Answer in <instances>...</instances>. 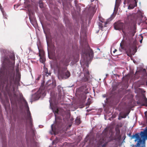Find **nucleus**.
I'll return each instance as SVG.
<instances>
[{
    "label": "nucleus",
    "mask_w": 147,
    "mask_h": 147,
    "mask_svg": "<svg viewBox=\"0 0 147 147\" xmlns=\"http://www.w3.org/2000/svg\"><path fill=\"white\" fill-rule=\"evenodd\" d=\"M31 24H32V22H31Z\"/></svg>",
    "instance_id": "55"
},
{
    "label": "nucleus",
    "mask_w": 147,
    "mask_h": 147,
    "mask_svg": "<svg viewBox=\"0 0 147 147\" xmlns=\"http://www.w3.org/2000/svg\"><path fill=\"white\" fill-rule=\"evenodd\" d=\"M42 125H39V127H40V128H41V127H42Z\"/></svg>",
    "instance_id": "38"
},
{
    "label": "nucleus",
    "mask_w": 147,
    "mask_h": 147,
    "mask_svg": "<svg viewBox=\"0 0 147 147\" xmlns=\"http://www.w3.org/2000/svg\"><path fill=\"white\" fill-rule=\"evenodd\" d=\"M117 1V0H116V2H115V3L116 4V1Z\"/></svg>",
    "instance_id": "50"
},
{
    "label": "nucleus",
    "mask_w": 147,
    "mask_h": 147,
    "mask_svg": "<svg viewBox=\"0 0 147 147\" xmlns=\"http://www.w3.org/2000/svg\"><path fill=\"white\" fill-rule=\"evenodd\" d=\"M119 51H121V49H120V48H119Z\"/></svg>",
    "instance_id": "43"
},
{
    "label": "nucleus",
    "mask_w": 147,
    "mask_h": 147,
    "mask_svg": "<svg viewBox=\"0 0 147 147\" xmlns=\"http://www.w3.org/2000/svg\"><path fill=\"white\" fill-rule=\"evenodd\" d=\"M31 0L32 1L33 0Z\"/></svg>",
    "instance_id": "52"
},
{
    "label": "nucleus",
    "mask_w": 147,
    "mask_h": 147,
    "mask_svg": "<svg viewBox=\"0 0 147 147\" xmlns=\"http://www.w3.org/2000/svg\"><path fill=\"white\" fill-rule=\"evenodd\" d=\"M98 26L101 29H102L103 28V26L102 25V24L101 23L99 22L98 23Z\"/></svg>",
    "instance_id": "21"
},
{
    "label": "nucleus",
    "mask_w": 147,
    "mask_h": 147,
    "mask_svg": "<svg viewBox=\"0 0 147 147\" xmlns=\"http://www.w3.org/2000/svg\"><path fill=\"white\" fill-rule=\"evenodd\" d=\"M129 113H127L125 114L123 116H121V118H125L126 117V116L128 115Z\"/></svg>",
    "instance_id": "20"
},
{
    "label": "nucleus",
    "mask_w": 147,
    "mask_h": 147,
    "mask_svg": "<svg viewBox=\"0 0 147 147\" xmlns=\"http://www.w3.org/2000/svg\"><path fill=\"white\" fill-rule=\"evenodd\" d=\"M39 6L40 8H42L43 7V4L42 3H40L39 4Z\"/></svg>",
    "instance_id": "25"
},
{
    "label": "nucleus",
    "mask_w": 147,
    "mask_h": 147,
    "mask_svg": "<svg viewBox=\"0 0 147 147\" xmlns=\"http://www.w3.org/2000/svg\"><path fill=\"white\" fill-rule=\"evenodd\" d=\"M1 5L0 4V9L3 14V17L5 18H7V15L6 13L4 11H3V9H1Z\"/></svg>",
    "instance_id": "16"
},
{
    "label": "nucleus",
    "mask_w": 147,
    "mask_h": 147,
    "mask_svg": "<svg viewBox=\"0 0 147 147\" xmlns=\"http://www.w3.org/2000/svg\"><path fill=\"white\" fill-rule=\"evenodd\" d=\"M81 121L80 119V118L79 117H77L75 120V123L77 125H79L80 124Z\"/></svg>",
    "instance_id": "15"
},
{
    "label": "nucleus",
    "mask_w": 147,
    "mask_h": 147,
    "mask_svg": "<svg viewBox=\"0 0 147 147\" xmlns=\"http://www.w3.org/2000/svg\"><path fill=\"white\" fill-rule=\"evenodd\" d=\"M71 125H69V127H71Z\"/></svg>",
    "instance_id": "46"
},
{
    "label": "nucleus",
    "mask_w": 147,
    "mask_h": 147,
    "mask_svg": "<svg viewBox=\"0 0 147 147\" xmlns=\"http://www.w3.org/2000/svg\"><path fill=\"white\" fill-rule=\"evenodd\" d=\"M103 97L104 98H105V97H106V96L105 95H105H103Z\"/></svg>",
    "instance_id": "40"
},
{
    "label": "nucleus",
    "mask_w": 147,
    "mask_h": 147,
    "mask_svg": "<svg viewBox=\"0 0 147 147\" xmlns=\"http://www.w3.org/2000/svg\"><path fill=\"white\" fill-rule=\"evenodd\" d=\"M107 75H108V74H106V76H107Z\"/></svg>",
    "instance_id": "49"
},
{
    "label": "nucleus",
    "mask_w": 147,
    "mask_h": 147,
    "mask_svg": "<svg viewBox=\"0 0 147 147\" xmlns=\"http://www.w3.org/2000/svg\"><path fill=\"white\" fill-rule=\"evenodd\" d=\"M27 2V0H26V1H25L24 2L25 3H26Z\"/></svg>",
    "instance_id": "42"
},
{
    "label": "nucleus",
    "mask_w": 147,
    "mask_h": 147,
    "mask_svg": "<svg viewBox=\"0 0 147 147\" xmlns=\"http://www.w3.org/2000/svg\"><path fill=\"white\" fill-rule=\"evenodd\" d=\"M40 3H42V1H40L39 2V4H40Z\"/></svg>",
    "instance_id": "37"
},
{
    "label": "nucleus",
    "mask_w": 147,
    "mask_h": 147,
    "mask_svg": "<svg viewBox=\"0 0 147 147\" xmlns=\"http://www.w3.org/2000/svg\"><path fill=\"white\" fill-rule=\"evenodd\" d=\"M117 51V50L115 49L114 51L113 52L114 53H115L116 51Z\"/></svg>",
    "instance_id": "36"
},
{
    "label": "nucleus",
    "mask_w": 147,
    "mask_h": 147,
    "mask_svg": "<svg viewBox=\"0 0 147 147\" xmlns=\"http://www.w3.org/2000/svg\"><path fill=\"white\" fill-rule=\"evenodd\" d=\"M50 134H53L52 133V132H51V131L50 132Z\"/></svg>",
    "instance_id": "47"
},
{
    "label": "nucleus",
    "mask_w": 147,
    "mask_h": 147,
    "mask_svg": "<svg viewBox=\"0 0 147 147\" xmlns=\"http://www.w3.org/2000/svg\"><path fill=\"white\" fill-rule=\"evenodd\" d=\"M46 94V92L44 89L40 88L35 94L32 95V98L33 100H38L40 97L43 98Z\"/></svg>",
    "instance_id": "7"
},
{
    "label": "nucleus",
    "mask_w": 147,
    "mask_h": 147,
    "mask_svg": "<svg viewBox=\"0 0 147 147\" xmlns=\"http://www.w3.org/2000/svg\"><path fill=\"white\" fill-rule=\"evenodd\" d=\"M58 78L60 79H66L70 76V72L67 70L66 67L59 68L58 71Z\"/></svg>",
    "instance_id": "4"
},
{
    "label": "nucleus",
    "mask_w": 147,
    "mask_h": 147,
    "mask_svg": "<svg viewBox=\"0 0 147 147\" xmlns=\"http://www.w3.org/2000/svg\"><path fill=\"white\" fill-rule=\"evenodd\" d=\"M122 118H121V117H119L118 118V119L119 120H121V119Z\"/></svg>",
    "instance_id": "39"
},
{
    "label": "nucleus",
    "mask_w": 147,
    "mask_h": 147,
    "mask_svg": "<svg viewBox=\"0 0 147 147\" xmlns=\"http://www.w3.org/2000/svg\"><path fill=\"white\" fill-rule=\"evenodd\" d=\"M107 102V99L106 100H105V103L103 104V107H105V105L106 104V103Z\"/></svg>",
    "instance_id": "28"
},
{
    "label": "nucleus",
    "mask_w": 147,
    "mask_h": 147,
    "mask_svg": "<svg viewBox=\"0 0 147 147\" xmlns=\"http://www.w3.org/2000/svg\"><path fill=\"white\" fill-rule=\"evenodd\" d=\"M29 18L30 19V21H31V18H32L31 14H32L33 15L34 12H30V11H29Z\"/></svg>",
    "instance_id": "18"
},
{
    "label": "nucleus",
    "mask_w": 147,
    "mask_h": 147,
    "mask_svg": "<svg viewBox=\"0 0 147 147\" xmlns=\"http://www.w3.org/2000/svg\"><path fill=\"white\" fill-rule=\"evenodd\" d=\"M84 54L85 56L84 59H82V61L84 63L85 61H88L89 60H91L94 56L93 51L88 46L84 52Z\"/></svg>",
    "instance_id": "6"
},
{
    "label": "nucleus",
    "mask_w": 147,
    "mask_h": 147,
    "mask_svg": "<svg viewBox=\"0 0 147 147\" xmlns=\"http://www.w3.org/2000/svg\"><path fill=\"white\" fill-rule=\"evenodd\" d=\"M8 95L11 101L12 107V108L14 104L16 103L17 96L15 94H13V96L11 94L9 93Z\"/></svg>",
    "instance_id": "11"
},
{
    "label": "nucleus",
    "mask_w": 147,
    "mask_h": 147,
    "mask_svg": "<svg viewBox=\"0 0 147 147\" xmlns=\"http://www.w3.org/2000/svg\"><path fill=\"white\" fill-rule=\"evenodd\" d=\"M55 123V122H54V123L52 124V125H51V129H52V131H53V132H54V130L53 129V124Z\"/></svg>",
    "instance_id": "26"
},
{
    "label": "nucleus",
    "mask_w": 147,
    "mask_h": 147,
    "mask_svg": "<svg viewBox=\"0 0 147 147\" xmlns=\"http://www.w3.org/2000/svg\"><path fill=\"white\" fill-rule=\"evenodd\" d=\"M48 2H49L50 4H53V0H47Z\"/></svg>",
    "instance_id": "22"
},
{
    "label": "nucleus",
    "mask_w": 147,
    "mask_h": 147,
    "mask_svg": "<svg viewBox=\"0 0 147 147\" xmlns=\"http://www.w3.org/2000/svg\"><path fill=\"white\" fill-rule=\"evenodd\" d=\"M125 28V24L123 22H117L114 24V28L116 30H120Z\"/></svg>",
    "instance_id": "9"
},
{
    "label": "nucleus",
    "mask_w": 147,
    "mask_h": 147,
    "mask_svg": "<svg viewBox=\"0 0 147 147\" xmlns=\"http://www.w3.org/2000/svg\"><path fill=\"white\" fill-rule=\"evenodd\" d=\"M39 56L40 57V59H41V56H40V54H39Z\"/></svg>",
    "instance_id": "41"
},
{
    "label": "nucleus",
    "mask_w": 147,
    "mask_h": 147,
    "mask_svg": "<svg viewBox=\"0 0 147 147\" xmlns=\"http://www.w3.org/2000/svg\"><path fill=\"white\" fill-rule=\"evenodd\" d=\"M44 70L45 74L48 72V69L47 68H44Z\"/></svg>",
    "instance_id": "23"
},
{
    "label": "nucleus",
    "mask_w": 147,
    "mask_h": 147,
    "mask_svg": "<svg viewBox=\"0 0 147 147\" xmlns=\"http://www.w3.org/2000/svg\"><path fill=\"white\" fill-rule=\"evenodd\" d=\"M56 86V84L53 82H51V81L49 80L47 82H46L45 87L48 90L53 89Z\"/></svg>",
    "instance_id": "10"
},
{
    "label": "nucleus",
    "mask_w": 147,
    "mask_h": 147,
    "mask_svg": "<svg viewBox=\"0 0 147 147\" xmlns=\"http://www.w3.org/2000/svg\"><path fill=\"white\" fill-rule=\"evenodd\" d=\"M31 24H32V22H31Z\"/></svg>",
    "instance_id": "54"
},
{
    "label": "nucleus",
    "mask_w": 147,
    "mask_h": 147,
    "mask_svg": "<svg viewBox=\"0 0 147 147\" xmlns=\"http://www.w3.org/2000/svg\"><path fill=\"white\" fill-rule=\"evenodd\" d=\"M57 89L59 92L60 94L62 92V90H63V88L61 86H59L57 87Z\"/></svg>",
    "instance_id": "17"
},
{
    "label": "nucleus",
    "mask_w": 147,
    "mask_h": 147,
    "mask_svg": "<svg viewBox=\"0 0 147 147\" xmlns=\"http://www.w3.org/2000/svg\"><path fill=\"white\" fill-rule=\"evenodd\" d=\"M2 67L0 71V98L1 92L5 87H11L13 90L19 84L20 76L18 66L16 68V78L15 80L14 68L15 57L13 54L10 55L6 49H1Z\"/></svg>",
    "instance_id": "1"
},
{
    "label": "nucleus",
    "mask_w": 147,
    "mask_h": 147,
    "mask_svg": "<svg viewBox=\"0 0 147 147\" xmlns=\"http://www.w3.org/2000/svg\"><path fill=\"white\" fill-rule=\"evenodd\" d=\"M23 101L24 103L25 108L26 111L27 119L30 121V125L31 129L32 130L33 133L34 134L35 130L32 128V123L31 114L29 111V108L28 105V103L26 100L24 98L23 99Z\"/></svg>",
    "instance_id": "5"
},
{
    "label": "nucleus",
    "mask_w": 147,
    "mask_h": 147,
    "mask_svg": "<svg viewBox=\"0 0 147 147\" xmlns=\"http://www.w3.org/2000/svg\"><path fill=\"white\" fill-rule=\"evenodd\" d=\"M144 101L146 103L145 105L147 106V98L146 97L144 98Z\"/></svg>",
    "instance_id": "24"
},
{
    "label": "nucleus",
    "mask_w": 147,
    "mask_h": 147,
    "mask_svg": "<svg viewBox=\"0 0 147 147\" xmlns=\"http://www.w3.org/2000/svg\"><path fill=\"white\" fill-rule=\"evenodd\" d=\"M143 38H142L141 40H140V42L141 43L142 42V41Z\"/></svg>",
    "instance_id": "35"
},
{
    "label": "nucleus",
    "mask_w": 147,
    "mask_h": 147,
    "mask_svg": "<svg viewBox=\"0 0 147 147\" xmlns=\"http://www.w3.org/2000/svg\"><path fill=\"white\" fill-rule=\"evenodd\" d=\"M53 111L55 114V121L56 122L55 125H57V127H59V125L60 124V123L61 121V120L56 118V114H58V109L57 108L53 109L52 108Z\"/></svg>",
    "instance_id": "12"
},
{
    "label": "nucleus",
    "mask_w": 147,
    "mask_h": 147,
    "mask_svg": "<svg viewBox=\"0 0 147 147\" xmlns=\"http://www.w3.org/2000/svg\"><path fill=\"white\" fill-rule=\"evenodd\" d=\"M19 5H14V8L15 9V7H16V8H18V7Z\"/></svg>",
    "instance_id": "34"
},
{
    "label": "nucleus",
    "mask_w": 147,
    "mask_h": 147,
    "mask_svg": "<svg viewBox=\"0 0 147 147\" xmlns=\"http://www.w3.org/2000/svg\"><path fill=\"white\" fill-rule=\"evenodd\" d=\"M67 65H68L69 63V62L70 61V60L69 59L68 60H67Z\"/></svg>",
    "instance_id": "31"
},
{
    "label": "nucleus",
    "mask_w": 147,
    "mask_h": 147,
    "mask_svg": "<svg viewBox=\"0 0 147 147\" xmlns=\"http://www.w3.org/2000/svg\"><path fill=\"white\" fill-rule=\"evenodd\" d=\"M133 40V38L131 37L126 38L125 42L129 45H131L132 44V41H133V45H135L136 44L137 42L136 40Z\"/></svg>",
    "instance_id": "13"
},
{
    "label": "nucleus",
    "mask_w": 147,
    "mask_h": 147,
    "mask_svg": "<svg viewBox=\"0 0 147 147\" xmlns=\"http://www.w3.org/2000/svg\"><path fill=\"white\" fill-rule=\"evenodd\" d=\"M140 147H146V146H141Z\"/></svg>",
    "instance_id": "44"
},
{
    "label": "nucleus",
    "mask_w": 147,
    "mask_h": 147,
    "mask_svg": "<svg viewBox=\"0 0 147 147\" xmlns=\"http://www.w3.org/2000/svg\"><path fill=\"white\" fill-rule=\"evenodd\" d=\"M87 141L88 139L86 138L84 140L85 143Z\"/></svg>",
    "instance_id": "32"
},
{
    "label": "nucleus",
    "mask_w": 147,
    "mask_h": 147,
    "mask_svg": "<svg viewBox=\"0 0 147 147\" xmlns=\"http://www.w3.org/2000/svg\"><path fill=\"white\" fill-rule=\"evenodd\" d=\"M144 114L147 121V111L146 112H145Z\"/></svg>",
    "instance_id": "30"
},
{
    "label": "nucleus",
    "mask_w": 147,
    "mask_h": 147,
    "mask_svg": "<svg viewBox=\"0 0 147 147\" xmlns=\"http://www.w3.org/2000/svg\"><path fill=\"white\" fill-rule=\"evenodd\" d=\"M101 22H102V21H101Z\"/></svg>",
    "instance_id": "53"
},
{
    "label": "nucleus",
    "mask_w": 147,
    "mask_h": 147,
    "mask_svg": "<svg viewBox=\"0 0 147 147\" xmlns=\"http://www.w3.org/2000/svg\"><path fill=\"white\" fill-rule=\"evenodd\" d=\"M138 0H128V9H131L137 6Z\"/></svg>",
    "instance_id": "8"
},
{
    "label": "nucleus",
    "mask_w": 147,
    "mask_h": 147,
    "mask_svg": "<svg viewBox=\"0 0 147 147\" xmlns=\"http://www.w3.org/2000/svg\"><path fill=\"white\" fill-rule=\"evenodd\" d=\"M55 98H53V100H54V101L55 100Z\"/></svg>",
    "instance_id": "48"
},
{
    "label": "nucleus",
    "mask_w": 147,
    "mask_h": 147,
    "mask_svg": "<svg viewBox=\"0 0 147 147\" xmlns=\"http://www.w3.org/2000/svg\"><path fill=\"white\" fill-rule=\"evenodd\" d=\"M115 137L117 139H120L121 138V136L120 135V129L119 128H116L115 129Z\"/></svg>",
    "instance_id": "14"
},
{
    "label": "nucleus",
    "mask_w": 147,
    "mask_h": 147,
    "mask_svg": "<svg viewBox=\"0 0 147 147\" xmlns=\"http://www.w3.org/2000/svg\"><path fill=\"white\" fill-rule=\"evenodd\" d=\"M120 46L121 47V49H124V48L123 47H122V45L121 44H120Z\"/></svg>",
    "instance_id": "33"
},
{
    "label": "nucleus",
    "mask_w": 147,
    "mask_h": 147,
    "mask_svg": "<svg viewBox=\"0 0 147 147\" xmlns=\"http://www.w3.org/2000/svg\"><path fill=\"white\" fill-rule=\"evenodd\" d=\"M131 139L135 138L134 142L137 143L134 147H140L141 146H145V141L147 140V127L144 130L140 133H136L132 135Z\"/></svg>",
    "instance_id": "2"
},
{
    "label": "nucleus",
    "mask_w": 147,
    "mask_h": 147,
    "mask_svg": "<svg viewBox=\"0 0 147 147\" xmlns=\"http://www.w3.org/2000/svg\"><path fill=\"white\" fill-rule=\"evenodd\" d=\"M81 61H81V60L80 61V63H81Z\"/></svg>",
    "instance_id": "51"
},
{
    "label": "nucleus",
    "mask_w": 147,
    "mask_h": 147,
    "mask_svg": "<svg viewBox=\"0 0 147 147\" xmlns=\"http://www.w3.org/2000/svg\"><path fill=\"white\" fill-rule=\"evenodd\" d=\"M45 75L47 76H48L49 75H51V74L49 73H48V72L45 74Z\"/></svg>",
    "instance_id": "27"
},
{
    "label": "nucleus",
    "mask_w": 147,
    "mask_h": 147,
    "mask_svg": "<svg viewBox=\"0 0 147 147\" xmlns=\"http://www.w3.org/2000/svg\"><path fill=\"white\" fill-rule=\"evenodd\" d=\"M52 97H51V98H50V99L49 100V102H50V106H52L53 105V102L52 101Z\"/></svg>",
    "instance_id": "19"
},
{
    "label": "nucleus",
    "mask_w": 147,
    "mask_h": 147,
    "mask_svg": "<svg viewBox=\"0 0 147 147\" xmlns=\"http://www.w3.org/2000/svg\"><path fill=\"white\" fill-rule=\"evenodd\" d=\"M87 68H83V70L80 74L78 76V80L81 82H85L88 81L90 78V74L87 68L88 67V63L86 64Z\"/></svg>",
    "instance_id": "3"
},
{
    "label": "nucleus",
    "mask_w": 147,
    "mask_h": 147,
    "mask_svg": "<svg viewBox=\"0 0 147 147\" xmlns=\"http://www.w3.org/2000/svg\"><path fill=\"white\" fill-rule=\"evenodd\" d=\"M141 70L142 71L144 72H146V70L145 69L142 68L141 69Z\"/></svg>",
    "instance_id": "29"
},
{
    "label": "nucleus",
    "mask_w": 147,
    "mask_h": 147,
    "mask_svg": "<svg viewBox=\"0 0 147 147\" xmlns=\"http://www.w3.org/2000/svg\"><path fill=\"white\" fill-rule=\"evenodd\" d=\"M123 3L124 4H126V3H125V1H124V2H123Z\"/></svg>",
    "instance_id": "45"
}]
</instances>
